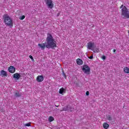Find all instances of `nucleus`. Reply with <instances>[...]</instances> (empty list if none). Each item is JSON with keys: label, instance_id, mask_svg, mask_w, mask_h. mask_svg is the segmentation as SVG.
Returning <instances> with one entry per match:
<instances>
[{"label": "nucleus", "instance_id": "f257e3e1", "mask_svg": "<svg viewBox=\"0 0 129 129\" xmlns=\"http://www.w3.org/2000/svg\"><path fill=\"white\" fill-rule=\"evenodd\" d=\"M46 42L43 43H39L38 44V47L41 48V50H44L46 48L47 49H55L57 47V44H56V41L53 37L52 34L48 33L47 34V37L46 38Z\"/></svg>", "mask_w": 129, "mask_h": 129}, {"label": "nucleus", "instance_id": "f03ea898", "mask_svg": "<svg viewBox=\"0 0 129 129\" xmlns=\"http://www.w3.org/2000/svg\"><path fill=\"white\" fill-rule=\"evenodd\" d=\"M121 9V16L123 19H129V11L127 8L123 5H121L120 7Z\"/></svg>", "mask_w": 129, "mask_h": 129}, {"label": "nucleus", "instance_id": "7ed1b4c3", "mask_svg": "<svg viewBox=\"0 0 129 129\" xmlns=\"http://www.w3.org/2000/svg\"><path fill=\"white\" fill-rule=\"evenodd\" d=\"M3 20L6 26L13 27V20H12V18L8 14H5L3 16Z\"/></svg>", "mask_w": 129, "mask_h": 129}, {"label": "nucleus", "instance_id": "20e7f679", "mask_svg": "<svg viewBox=\"0 0 129 129\" xmlns=\"http://www.w3.org/2000/svg\"><path fill=\"white\" fill-rule=\"evenodd\" d=\"M82 70L85 74H87V75H89V74H90V68L86 64L83 66Z\"/></svg>", "mask_w": 129, "mask_h": 129}, {"label": "nucleus", "instance_id": "39448f33", "mask_svg": "<svg viewBox=\"0 0 129 129\" xmlns=\"http://www.w3.org/2000/svg\"><path fill=\"white\" fill-rule=\"evenodd\" d=\"M45 3L49 9L54 8V4H53V1L52 0H44Z\"/></svg>", "mask_w": 129, "mask_h": 129}, {"label": "nucleus", "instance_id": "423d86ee", "mask_svg": "<svg viewBox=\"0 0 129 129\" xmlns=\"http://www.w3.org/2000/svg\"><path fill=\"white\" fill-rule=\"evenodd\" d=\"M87 48L89 50H92L93 48H95V43L91 42H88L87 43Z\"/></svg>", "mask_w": 129, "mask_h": 129}, {"label": "nucleus", "instance_id": "0eeeda50", "mask_svg": "<svg viewBox=\"0 0 129 129\" xmlns=\"http://www.w3.org/2000/svg\"><path fill=\"white\" fill-rule=\"evenodd\" d=\"M12 76L15 80H19L21 78V75L19 73H15Z\"/></svg>", "mask_w": 129, "mask_h": 129}, {"label": "nucleus", "instance_id": "6e6552de", "mask_svg": "<svg viewBox=\"0 0 129 129\" xmlns=\"http://www.w3.org/2000/svg\"><path fill=\"white\" fill-rule=\"evenodd\" d=\"M9 72L10 73H15L16 72V68L14 66H10L8 69Z\"/></svg>", "mask_w": 129, "mask_h": 129}, {"label": "nucleus", "instance_id": "1a4fd4ad", "mask_svg": "<svg viewBox=\"0 0 129 129\" xmlns=\"http://www.w3.org/2000/svg\"><path fill=\"white\" fill-rule=\"evenodd\" d=\"M36 80L38 82H42L44 81V77L43 76H38L37 77Z\"/></svg>", "mask_w": 129, "mask_h": 129}, {"label": "nucleus", "instance_id": "9d476101", "mask_svg": "<svg viewBox=\"0 0 129 129\" xmlns=\"http://www.w3.org/2000/svg\"><path fill=\"white\" fill-rule=\"evenodd\" d=\"M7 75H8L7 74V72H6L5 71L2 70L1 71L0 76H2V77H6Z\"/></svg>", "mask_w": 129, "mask_h": 129}, {"label": "nucleus", "instance_id": "9b49d317", "mask_svg": "<svg viewBox=\"0 0 129 129\" xmlns=\"http://www.w3.org/2000/svg\"><path fill=\"white\" fill-rule=\"evenodd\" d=\"M77 64H78V65H82V64H83V61L80 58H78L77 59Z\"/></svg>", "mask_w": 129, "mask_h": 129}, {"label": "nucleus", "instance_id": "f8f14e48", "mask_svg": "<svg viewBox=\"0 0 129 129\" xmlns=\"http://www.w3.org/2000/svg\"><path fill=\"white\" fill-rule=\"evenodd\" d=\"M103 127H104L105 129H108V127H109V124L106 122H104L103 123Z\"/></svg>", "mask_w": 129, "mask_h": 129}, {"label": "nucleus", "instance_id": "ddd939ff", "mask_svg": "<svg viewBox=\"0 0 129 129\" xmlns=\"http://www.w3.org/2000/svg\"><path fill=\"white\" fill-rule=\"evenodd\" d=\"M123 71H124V73H126L127 74H128V73H129V68L128 67L124 68Z\"/></svg>", "mask_w": 129, "mask_h": 129}, {"label": "nucleus", "instance_id": "4468645a", "mask_svg": "<svg viewBox=\"0 0 129 129\" xmlns=\"http://www.w3.org/2000/svg\"><path fill=\"white\" fill-rule=\"evenodd\" d=\"M64 91H65V89H64L63 88H61L59 89V93L60 94H62L63 93V92H64Z\"/></svg>", "mask_w": 129, "mask_h": 129}, {"label": "nucleus", "instance_id": "2eb2a0df", "mask_svg": "<svg viewBox=\"0 0 129 129\" xmlns=\"http://www.w3.org/2000/svg\"><path fill=\"white\" fill-rule=\"evenodd\" d=\"M92 51L94 52V53H99V49L98 48L96 49H92Z\"/></svg>", "mask_w": 129, "mask_h": 129}, {"label": "nucleus", "instance_id": "dca6fc26", "mask_svg": "<svg viewBox=\"0 0 129 129\" xmlns=\"http://www.w3.org/2000/svg\"><path fill=\"white\" fill-rule=\"evenodd\" d=\"M54 120V117H53L52 116H49L48 117V121H49V122H52V121H53Z\"/></svg>", "mask_w": 129, "mask_h": 129}, {"label": "nucleus", "instance_id": "f3484780", "mask_svg": "<svg viewBox=\"0 0 129 129\" xmlns=\"http://www.w3.org/2000/svg\"><path fill=\"white\" fill-rule=\"evenodd\" d=\"M107 119H108V120H109V121H111V120H112V117H111V116L108 115V116H107Z\"/></svg>", "mask_w": 129, "mask_h": 129}, {"label": "nucleus", "instance_id": "a211bd4d", "mask_svg": "<svg viewBox=\"0 0 129 129\" xmlns=\"http://www.w3.org/2000/svg\"><path fill=\"white\" fill-rule=\"evenodd\" d=\"M60 111H68V108L67 107H64L62 108V109Z\"/></svg>", "mask_w": 129, "mask_h": 129}, {"label": "nucleus", "instance_id": "6ab92c4d", "mask_svg": "<svg viewBox=\"0 0 129 129\" xmlns=\"http://www.w3.org/2000/svg\"><path fill=\"white\" fill-rule=\"evenodd\" d=\"M15 96L16 97H19L21 96V95H20V93L19 92H17L15 93Z\"/></svg>", "mask_w": 129, "mask_h": 129}, {"label": "nucleus", "instance_id": "aec40b11", "mask_svg": "<svg viewBox=\"0 0 129 129\" xmlns=\"http://www.w3.org/2000/svg\"><path fill=\"white\" fill-rule=\"evenodd\" d=\"M62 76L63 77H64L65 79L67 78V76H66V74L64 72V71H62Z\"/></svg>", "mask_w": 129, "mask_h": 129}, {"label": "nucleus", "instance_id": "412c9836", "mask_svg": "<svg viewBox=\"0 0 129 129\" xmlns=\"http://www.w3.org/2000/svg\"><path fill=\"white\" fill-rule=\"evenodd\" d=\"M26 18V16L25 15H23L22 16L20 17L19 19L21 20H24Z\"/></svg>", "mask_w": 129, "mask_h": 129}, {"label": "nucleus", "instance_id": "4be33fe9", "mask_svg": "<svg viewBox=\"0 0 129 129\" xmlns=\"http://www.w3.org/2000/svg\"><path fill=\"white\" fill-rule=\"evenodd\" d=\"M25 126H31V122H29L25 124Z\"/></svg>", "mask_w": 129, "mask_h": 129}, {"label": "nucleus", "instance_id": "5701e85b", "mask_svg": "<svg viewBox=\"0 0 129 129\" xmlns=\"http://www.w3.org/2000/svg\"><path fill=\"white\" fill-rule=\"evenodd\" d=\"M102 59L103 60H105V59H106V57L105 56V55H103V56H102Z\"/></svg>", "mask_w": 129, "mask_h": 129}, {"label": "nucleus", "instance_id": "b1692460", "mask_svg": "<svg viewBox=\"0 0 129 129\" xmlns=\"http://www.w3.org/2000/svg\"><path fill=\"white\" fill-rule=\"evenodd\" d=\"M29 58L32 60L34 61V58L32 55H29Z\"/></svg>", "mask_w": 129, "mask_h": 129}, {"label": "nucleus", "instance_id": "393cba45", "mask_svg": "<svg viewBox=\"0 0 129 129\" xmlns=\"http://www.w3.org/2000/svg\"><path fill=\"white\" fill-rule=\"evenodd\" d=\"M89 59H93V55H92L91 56H89Z\"/></svg>", "mask_w": 129, "mask_h": 129}, {"label": "nucleus", "instance_id": "a878e982", "mask_svg": "<svg viewBox=\"0 0 129 129\" xmlns=\"http://www.w3.org/2000/svg\"><path fill=\"white\" fill-rule=\"evenodd\" d=\"M86 95H89V92L87 91L86 93Z\"/></svg>", "mask_w": 129, "mask_h": 129}, {"label": "nucleus", "instance_id": "bb28decb", "mask_svg": "<svg viewBox=\"0 0 129 129\" xmlns=\"http://www.w3.org/2000/svg\"><path fill=\"white\" fill-rule=\"evenodd\" d=\"M116 51V50L113 49V52L114 53H115Z\"/></svg>", "mask_w": 129, "mask_h": 129}, {"label": "nucleus", "instance_id": "cd10ccee", "mask_svg": "<svg viewBox=\"0 0 129 129\" xmlns=\"http://www.w3.org/2000/svg\"><path fill=\"white\" fill-rule=\"evenodd\" d=\"M59 15H60V13H58L57 14V17H59Z\"/></svg>", "mask_w": 129, "mask_h": 129}, {"label": "nucleus", "instance_id": "c85d7f7f", "mask_svg": "<svg viewBox=\"0 0 129 129\" xmlns=\"http://www.w3.org/2000/svg\"><path fill=\"white\" fill-rule=\"evenodd\" d=\"M55 106H56V107H58V106L55 105Z\"/></svg>", "mask_w": 129, "mask_h": 129}]
</instances>
